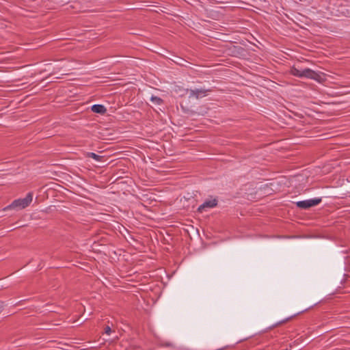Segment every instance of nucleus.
<instances>
[{"instance_id": "1", "label": "nucleus", "mask_w": 350, "mask_h": 350, "mask_svg": "<svg viewBox=\"0 0 350 350\" xmlns=\"http://www.w3.org/2000/svg\"><path fill=\"white\" fill-rule=\"evenodd\" d=\"M290 73L297 77H306L311 79H314L317 81H321L322 77L320 74L310 68L299 69L295 66H293L291 68Z\"/></svg>"}, {"instance_id": "2", "label": "nucleus", "mask_w": 350, "mask_h": 350, "mask_svg": "<svg viewBox=\"0 0 350 350\" xmlns=\"http://www.w3.org/2000/svg\"><path fill=\"white\" fill-rule=\"evenodd\" d=\"M33 200V193L29 192L24 198L14 200L10 205L3 208V211L9 209L21 210L27 207Z\"/></svg>"}, {"instance_id": "3", "label": "nucleus", "mask_w": 350, "mask_h": 350, "mask_svg": "<svg viewBox=\"0 0 350 350\" xmlns=\"http://www.w3.org/2000/svg\"><path fill=\"white\" fill-rule=\"evenodd\" d=\"M321 198H317L303 201H298L295 204L298 208L306 210L312 206L318 205L319 203L321 202Z\"/></svg>"}, {"instance_id": "4", "label": "nucleus", "mask_w": 350, "mask_h": 350, "mask_svg": "<svg viewBox=\"0 0 350 350\" xmlns=\"http://www.w3.org/2000/svg\"><path fill=\"white\" fill-rule=\"evenodd\" d=\"M189 92V98H196L198 99L207 95L208 92H212L211 89H196V90H187Z\"/></svg>"}, {"instance_id": "5", "label": "nucleus", "mask_w": 350, "mask_h": 350, "mask_svg": "<svg viewBox=\"0 0 350 350\" xmlns=\"http://www.w3.org/2000/svg\"><path fill=\"white\" fill-rule=\"evenodd\" d=\"M217 205V200L215 199V198H214L213 200H206V201H204V202L202 204H201L198 208V211L200 212V213H202V211L206 208H214Z\"/></svg>"}, {"instance_id": "6", "label": "nucleus", "mask_w": 350, "mask_h": 350, "mask_svg": "<svg viewBox=\"0 0 350 350\" xmlns=\"http://www.w3.org/2000/svg\"><path fill=\"white\" fill-rule=\"evenodd\" d=\"M91 109L93 112L99 114H104L107 111L105 107L103 105H94Z\"/></svg>"}, {"instance_id": "7", "label": "nucleus", "mask_w": 350, "mask_h": 350, "mask_svg": "<svg viewBox=\"0 0 350 350\" xmlns=\"http://www.w3.org/2000/svg\"><path fill=\"white\" fill-rule=\"evenodd\" d=\"M86 157L92 158V159H94V160H96L97 161H101L104 159L103 156H100L98 154H96L94 152H88L86 154Z\"/></svg>"}, {"instance_id": "8", "label": "nucleus", "mask_w": 350, "mask_h": 350, "mask_svg": "<svg viewBox=\"0 0 350 350\" xmlns=\"http://www.w3.org/2000/svg\"><path fill=\"white\" fill-rule=\"evenodd\" d=\"M296 315L297 314H294V315H293V316H291L290 317H288V318H286V319H284L282 321H280L276 323L275 325H273L272 326V327H275L279 326V325H282L283 323H285L288 322V321H290L291 319H293Z\"/></svg>"}, {"instance_id": "9", "label": "nucleus", "mask_w": 350, "mask_h": 350, "mask_svg": "<svg viewBox=\"0 0 350 350\" xmlns=\"http://www.w3.org/2000/svg\"><path fill=\"white\" fill-rule=\"evenodd\" d=\"M150 100L156 105H161L163 103V100L158 96H152Z\"/></svg>"}, {"instance_id": "10", "label": "nucleus", "mask_w": 350, "mask_h": 350, "mask_svg": "<svg viewBox=\"0 0 350 350\" xmlns=\"http://www.w3.org/2000/svg\"><path fill=\"white\" fill-rule=\"evenodd\" d=\"M105 332L107 334H109L111 332V329L109 326H107L105 328Z\"/></svg>"}, {"instance_id": "11", "label": "nucleus", "mask_w": 350, "mask_h": 350, "mask_svg": "<svg viewBox=\"0 0 350 350\" xmlns=\"http://www.w3.org/2000/svg\"><path fill=\"white\" fill-rule=\"evenodd\" d=\"M310 308H309V309H310ZM308 310V308H306V309H305L304 310H303V311H301V312H298L297 314H299L302 313V312H305V311H307Z\"/></svg>"}]
</instances>
